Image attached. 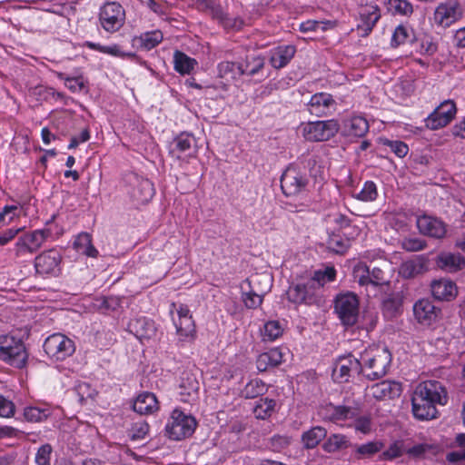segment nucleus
<instances>
[{"label": "nucleus", "mask_w": 465, "mask_h": 465, "mask_svg": "<svg viewBox=\"0 0 465 465\" xmlns=\"http://www.w3.org/2000/svg\"><path fill=\"white\" fill-rule=\"evenodd\" d=\"M383 447L380 441H370L356 447V454L358 459L370 458L379 452Z\"/></svg>", "instance_id": "obj_47"}, {"label": "nucleus", "mask_w": 465, "mask_h": 465, "mask_svg": "<svg viewBox=\"0 0 465 465\" xmlns=\"http://www.w3.org/2000/svg\"><path fill=\"white\" fill-rule=\"evenodd\" d=\"M296 49L293 45H282L275 48L271 54L270 64L275 69L286 66L294 56Z\"/></svg>", "instance_id": "obj_31"}, {"label": "nucleus", "mask_w": 465, "mask_h": 465, "mask_svg": "<svg viewBox=\"0 0 465 465\" xmlns=\"http://www.w3.org/2000/svg\"><path fill=\"white\" fill-rule=\"evenodd\" d=\"M130 331L139 339H150L155 335L156 329L152 321L139 318L129 323Z\"/></svg>", "instance_id": "obj_33"}, {"label": "nucleus", "mask_w": 465, "mask_h": 465, "mask_svg": "<svg viewBox=\"0 0 465 465\" xmlns=\"http://www.w3.org/2000/svg\"><path fill=\"white\" fill-rule=\"evenodd\" d=\"M370 393L377 400L394 399L401 394V384L393 381H382L371 386Z\"/></svg>", "instance_id": "obj_22"}, {"label": "nucleus", "mask_w": 465, "mask_h": 465, "mask_svg": "<svg viewBox=\"0 0 465 465\" xmlns=\"http://www.w3.org/2000/svg\"><path fill=\"white\" fill-rule=\"evenodd\" d=\"M50 411L48 409H41L38 407H26L24 410V416L27 421L41 422L48 418Z\"/></svg>", "instance_id": "obj_46"}, {"label": "nucleus", "mask_w": 465, "mask_h": 465, "mask_svg": "<svg viewBox=\"0 0 465 465\" xmlns=\"http://www.w3.org/2000/svg\"><path fill=\"white\" fill-rule=\"evenodd\" d=\"M403 451V442L397 440L391 443L389 448L381 453V459L383 460H391L401 457Z\"/></svg>", "instance_id": "obj_57"}, {"label": "nucleus", "mask_w": 465, "mask_h": 465, "mask_svg": "<svg viewBox=\"0 0 465 465\" xmlns=\"http://www.w3.org/2000/svg\"><path fill=\"white\" fill-rule=\"evenodd\" d=\"M362 25L366 29H372L381 17L380 9L376 5H367L360 12Z\"/></svg>", "instance_id": "obj_45"}, {"label": "nucleus", "mask_w": 465, "mask_h": 465, "mask_svg": "<svg viewBox=\"0 0 465 465\" xmlns=\"http://www.w3.org/2000/svg\"><path fill=\"white\" fill-rule=\"evenodd\" d=\"M99 19L104 29H120L125 20V11L119 3L109 2L101 8Z\"/></svg>", "instance_id": "obj_13"}, {"label": "nucleus", "mask_w": 465, "mask_h": 465, "mask_svg": "<svg viewBox=\"0 0 465 465\" xmlns=\"http://www.w3.org/2000/svg\"><path fill=\"white\" fill-rule=\"evenodd\" d=\"M329 247L337 253H342L348 248V243L341 238L333 236L329 240Z\"/></svg>", "instance_id": "obj_62"}, {"label": "nucleus", "mask_w": 465, "mask_h": 465, "mask_svg": "<svg viewBox=\"0 0 465 465\" xmlns=\"http://www.w3.org/2000/svg\"><path fill=\"white\" fill-rule=\"evenodd\" d=\"M381 143L383 145L389 147L391 151L400 158L406 156L409 152L408 145L402 141L381 139Z\"/></svg>", "instance_id": "obj_55"}, {"label": "nucleus", "mask_w": 465, "mask_h": 465, "mask_svg": "<svg viewBox=\"0 0 465 465\" xmlns=\"http://www.w3.org/2000/svg\"><path fill=\"white\" fill-rule=\"evenodd\" d=\"M378 196L377 186L372 181H367L361 192L357 194V199L363 202H372Z\"/></svg>", "instance_id": "obj_51"}, {"label": "nucleus", "mask_w": 465, "mask_h": 465, "mask_svg": "<svg viewBox=\"0 0 465 465\" xmlns=\"http://www.w3.org/2000/svg\"><path fill=\"white\" fill-rule=\"evenodd\" d=\"M129 183V193L134 201L138 203H148L154 194L153 183L146 178L141 177L136 173H130L126 177Z\"/></svg>", "instance_id": "obj_12"}, {"label": "nucleus", "mask_w": 465, "mask_h": 465, "mask_svg": "<svg viewBox=\"0 0 465 465\" xmlns=\"http://www.w3.org/2000/svg\"><path fill=\"white\" fill-rule=\"evenodd\" d=\"M163 38L162 31H146L139 37H134L132 45L134 47L149 51L159 45Z\"/></svg>", "instance_id": "obj_34"}, {"label": "nucleus", "mask_w": 465, "mask_h": 465, "mask_svg": "<svg viewBox=\"0 0 465 465\" xmlns=\"http://www.w3.org/2000/svg\"><path fill=\"white\" fill-rule=\"evenodd\" d=\"M307 105L312 114L322 117L334 110L335 101L330 94L317 93L311 97Z\"/></svg>", "instance_id": "obj_20"}, {"label": "nucleus", "mask_w": 465, "mask_h": 465, "mask_svg": "<svg viewBox=\"0 0 465 465\" xmlns=\"http://www.w3.org/2000/svg\"><path fill=\"white\" fill-rule=\"evenodd\" d=\"M49 230H35L30 233L24 234L19 237L15 243L16 254L19 255L24 252H36L46 239L50 236Z\"/></svg>", "instance_id": "obj_17"}, {"label": "nucleus", "mask_w": 465, "mask_h": 465, "mask_svg": "<svg viewBox=\"0 0 465 465\" xmlns=\"http://www.w3.org/2000/svg\"><path fill=\"white\" fill-rule=\"evenodd\" d=\"M361 370L360 359L351 354L341 356L334 364L332 378L337 382H346L354 374H361Z\"/></svg>", "instance_id": "obj_11"}, {"label": "nucleus", "mask_w": 465, "mask_h": 465, "mask_svg": "<svg viewBox=\"0 0 465 465\" xmlns=\"http://www.w3.org/2000/svg\"><path fill=\"white\" fill-rule=\"evenodd\" d=\"M287 298L295 304H311L314 301L313 281L292 284L287 291Z\"/></svg>", "instance_id": "obj_18"}, {"label": "nucleus", "mask_w": 465, "mask_h": 465, "mask_svg": "<svg viewBox=\"0 0 465 465\" xmlns=\"http://www.w3.org/2000/svg\"><path fill=\"white\" fill-rule=\"evenodd\" d=\"M368 131V121L362 116H351L343 123L342 132L348 137H363Z\"/></svg>", "instance_id": "obj_26"}, {"label": "nucleus", "mask_w": 465, "mask_h": 465, "mask_svg": "<svg viewBox=\"0 0 465 465\" xmlns=\"http://www.w3.org/2000/svg\"><path fill=\"white\" fill-rule=\"evenodd\" d=\"M334 312L344 326H353L359 317L358 296L351 292L338 294L334 300Z\"/></svg>", "instance_id": "obj_5"}, {"label": "nucleus", "mask_w": 465, "mask_h": 465, "mask_svg": "<svg viewBox=\"0 0 465 465\" xmlns=\"http://www.w3.org/2000/svg\"><path fill=\"white\" fill-rule=\"evenodd\" d=\"M133 410L142 415L151 414L158 410V401L153 393L143 392L134 400Z\"/></svg>", "instance_id": "obj_29"}, {"label": "nucleus", "mask_w": 465, "mask_h": 465, "mask_svg": "<svg viewBox=\"0 0 465 465\" xmlns=\"http://www.w3.org/2000/svg\"><path fill=\"white\" fill-rule=\"evenodd\" d=\"M283 331V328L279 321H269L264 324L263 340L274 341L279 338Z\"/></svg>", "instance_id": "obj_50"}, {"label": "nucleus", "mask_w": 465, "mask_h": 465, "mask_svg": "<svg viewBox=\"0 0 465 465\" xmlns=\"http://www.w3.org/2000/svg\"><path fill=\"white\" fill-rule=\"evenodd\" d=\"M45 353L55 361H64L71 356L75 350L74 342L62 333H54L44 342Z\"/></svg>", "instance_id": "obj_8"}, {"label": "nucleus", "mask_w": 465, "mask_h": 465, "mask_svg": "<svg viewBox=\"0 0 465 465\" xmlns=\"http://www.w3.org/2000/svg\"><path fill=\"white\" fill-rule=\"evenodd\" d=\"M325 417L331 421L338 422L351 420L356 417L357 409L344 406L329 404L325 407Z\"/></svg>", "instance_id": "obj_30"}, {"label": "nucleus", "mask_w": 465, "mask_h": 465, "mask_svg": "<svg viewBox=\"0 0 465 465\" xmlns=\"http://www.w3.org/2000/svg\"><path fill=\"white\" fill-rule=\"evenodd\" d=\"M400 244L407 252H419L427 246L424 240L417 237H405L401 241Z\"/></svg>", "instance_id": "obj_53"}, {"label": "nucleus", "mask_w": 465, "mask_h": 465, "mask_svg": "<svg viewBox=\"0 0 465 465\" xmlns=\"http://www.w3.org/2000/svg\"><path fill=\"white\" fill-rule=\"evenodd\" d=\"M353 278L360 285L364 286L371 284L380 286L389 283L386 273L379 267H373L370 270L363 262L357 263L353 268Z\"/></svg>", "instance_id": "obj_10"}, {"label": "nucleus", "mask_w": 465, "mask_h": 465, "mask_svg": "<svg viewBox=\"0 0 465 465\" xmlns=\"http://www.w3.org/2000/svg\"><path fill=\"white\" fill-rule=\"evenodd\" d=\"M242 300L248 309L258 308L263 301V296L260 295L253 291L242 292Z\"/></svg>", "instance_id": "obj_58"}, {"label": "nucleus", "mask_w": 465, "mask_h": 465, "mask_svg": "<svg viewBox=\"0 0 465 465\" xmlns=\"http://www.w3.org/2000/svg\"><path fill=\"white\" fill-rule=\"evenodd\" d=\"M74 249L88 257L96 258L98 251L92 243V236L87 232H81L78 234L74 242Z\"/></svg>", "instance_id": "obj_37"}, {"label": "nucleus", "mask_w": 465, "mask_h": 465, "mask_svg": "<svg viewBox=\"0 0 465 465\" xmlns=\"http://www.w3.org/2000/svg\"><path fill=\"white\" fill-rule=\"evenodd\" d=\"M276 401L269 398H261L253 407L255 418L266 420L270 418L275 411Z\"/></svg>", "instance_id": "obj_42"}, {"label": "nucleus", "mask_w": 465, "mask_h": 465, "mask_svg": "<svg viewBox=\"0 0 465 465\" xmlns=\"http://www.w3.org/2000/svg\"><path fill=\"white\" fill-rule=\"evenodd\" d=\"M327 436V430L322 426H315L302 434V442L307 450L314 449Z\"/></svg>", "instance_id": "obj_36"}, {"label": "nucleus", "mask_w": 465, "mask_h": 465, "mask_svg": "<svg viewBox=\"0 0 465 465\" xmlns=\"http://www.w3.org/2000/svg\"><path fill=\"white\" fill-rule=\"evenodd\" d=\"M178 319L173 318L180 341H188L194 339L195 324L190 314L187 305L179 304L176 308Z\"/></svg>", "instance_id": "obj_14"}, {"label": "nucleus", "mask_w": 465, "mask_h": 465, "mask_svg": "<svg viewBox=\"0 0 465 465\" xmlns=\"http://www.w3.org/2000/svg\"><path fill=\"white\" fill-rule=\"evenodd\" d=\"M87 47H89L90 49H93V50H96V51H99V52H102V53H104V54H111V55H114V56H129V57H134V54L133 53H123L120 51L119 49V46L116 45H109V46H104V45H101L100 44H96V43H93V42H85L84 44Z\"/></svg>", "instance_id": "obj_49"}, {"label": "nucleus", "mask_w": 465, "mask_h": 465, "mask_svg": "<svg viewBox=\"0 0 465 465\" xmlns=\"http://www.w3.org/2000/svg\"><path fill=\"white\" fill-rule=\"evenodd\" d=\"M62 256L55 249H51L36 256L35 267L37 273L42 275H57L60 272Z\"/></svg>", "instance_id": "obj_16"}, {"label": "nucleus", "mask_w": 465, "mask_h": 465, "mask_svg": "<svg viewBox=\"0 0 465 465\" xmlns=\"http://www.w3.org/2000/svg\"><path fill=\"white\" fill-rule=\"evenodd\" d=\"M437 266L448 272H456L465 267V258L459 253H440L436 260Z\"/></svg>", "instance_id": "obj_27"}, {"label": "nucleus", "mask_w": 465, "mask_h": 465, "mask_svg": "<svg viewBox=\"0 0 465 465\" xmlns=\"http://www.w3.org/2000/svg\"><path fill=\"white\" fill-rule=\"evenodd\" d=\"M326 25H329L331 27L336 26L335 22L331 24L330 21H307L306 23H302L300 25V29H326Z\"/></svg>", "instance_id": "obj_63"}, {"label": "nucleus", "mask_w": 465, "mask_h": 465, "mask_svg": "<svg viewBox=\"0 0 465 465\" xmlns=\"http://www.w3.org/2000/svg\"><path fill=\"white\" fill-rule=\"evenodd\" d=\"M195 146L194 137L187 133H182L174 138L171 144L170 153L176 158H181L183 153H187L191 155L194 152L193 147Z\"/></svg>", "instance_id": "obj_24"}, {"label": "nucleus", "mask_w": 465, "mask_h": 465, "mask_svg": "<svg viewBox=\"0 0 465 465\" xmlns=\"http://www.w3.org/2000/svg\"><path fill=\"white\" fill-rule=\"evenodd\" d=\"M28 353L20 338L2 336V361L14 368L22 369L26 365Z\"/></svg>", "instance_id": "obj_4"}, {"label": "nucleus", "mask_w": 465, "mask_h": 465, "mask_svg": "<svg viewBox=\"0 0 465 465\" xmlns=\"http://www.w3.org/2000/svg\"><path fill=\"white\" fill-rule=\"evenodd\" d=\"M238 67H240V63L236 64L233 62H221L218 64V73L221 77L223 78H235L238 75Z\"/></svg>", "instance_id": "obj_56"}, {"label": "nucleus", "mask_w": 465, "mask_h": 465, "mask_svg": "<svg viewBox=\"0 0 465 465\" xmlns=\"http://www.w3.org/2000/svg\"><path fill=\"white\" fill-rule=\"evenodd\" d=\"M353 420V427L357 431L367 434L371 431V420L370 416L363 415L358 416L352 419Z\"/></svg>", "instance_id": "obj_59"}, {"label": "nucleus", "mask_w": 465, "mask_h": 465, "mask_svg": "<svg viewBox=\"0 0 465 465\" xmlns=\"http://www.w3.org/2000/svg\"><path fill=\"white\" fill-rule=\"evenodd\" d=\"M462 16V8L455 1L439 5L434 12V22L438 26L449 27Z\"/></svg>", "instance_id": "obj_15"}, {"label": "nucleus", "mask_w": 465, "mask_h": 465, "mask_svg": "<svg viewBox=\"0 0 465 465\" xmlns=\"http://www.w3.org/2000/svg\"><path fill=\"white\" fill-rule=\"evenodd\" d=\"M339 129L340 124L334 119L310 122L302 125L303 137L312 142L328 141L338 133Z\"/></svg>", "instance_id": "obj_7"}, {"label": "nucleus", "mask_w": 465, "mask_h": 465, "mask_svg": "<svg viewBox=\"0 0 465 465\" xmlns=\"http://www.w3.org/2000/svg\"><path fill=\"white\" fill-rule=\"evenodd\" d=\"M173 63L175 71L181 74H189L197 64L195 59L189 57L180 51H175Z\"/></svg>", "instance_id": "obj_41"}, {"label": "nucleus", "mask_w": 465, "mask_h": 465, "mask_svg": "<svg viewBox=\"0 0 465 465\" xmlns=\"http://www.w3.org/2000/svg\"><path fill=\"white\" fill-rule=\"evenodd\" d=\"M22 213V208L18 205H5L2 209V223H10L15 218H18Z\"/></svg>", "instance_id": "obj_60"}, {"label": "nucleus", "mask_w": 465, "mask_h": 465, "mask_svg": "<svg viewBox=\"0 0 465 465\" xmlns=\"http://www.w3.org/2000/svg\"><path fill=\"white\" fill-rule=\"evenodd\" d=\"M416 40L414 31H393L391 46L397 47L407 43L412 44Z\"/></svg>", "instance_id": "obj_52"}, {"label": "nucleus", "mask_w": 465, "mask_h": 465, "mask_svg": "<svg viewBox=\"0 0 465 465\" xmlns=\"http://www.w3.org/2000/svg\"><path fill=\"white\" fill-rule=\"evenodd\" d=\"M196 425L194 417L175 409L165 425V434L170 440H182L193 435Z\"/></svg>", "instance_id": "obj_3"}, {"label": "nucleus", "mask_w": 465, "mask_h": 465, "mask_svg": "<svg viewBox=\"0 0 465 465\" xmlns=\"http://www.w3.org/2000/svg\"><path fill=\"white\" fill-rule=\"evenodd\" d=\"M24 228H25V226H23V225H20V226L15 225L12 228H8L5 231L2 232V245L5 244L6 242H8L12 239H14L15 236L19 232L23 231Z\"/></svg>", "instance_id": "obj_64"}, {"label": "nucleus", "mask_w": 465, "mask_h": 465, "mask_svg": "<svg viewBox=\"0 0 465 465\" xmlns=\"http://www.w3.org/2000/svg\"><path fill=\"white\" fill-rule=\"evenodd\" d=\"M401 307L402 295L401 292H394L390 294L383 300L382 302L383 313L389 318L395 317L397 314H399L401 311Z\"/></svg>", "instance_id": "obj_39"}, {"label": "nucleus", "mask_w": 465, "mask_h": 465, "mask_svg": "<svg viewBox=\"0 0 465 465\" xmlns=\"http://www.w3.org/2000/svg\"><path fill=\"white\" fill-rule=\"evenodd\" d=\"M309 179L297 166L291 164L281 176V188L287 196H297L307 191Z\"/></svg>", "instance_id": "obj_6"}, {"label": "nucleus", "mask_w": 465, "mask_h": 465, "mask_svg": "<svg viewBox=\"0 0 465 465\" xmlns=\"http://www.w3.org/2000/svg\"><path fill=\"white\" fill-rule=\"evenodd\" d=\"M385 6L392 15L409 16L413 13L412 5L407 0H386Z\"/></svg>", "instance_id": "obj_43"}, {"label": "nucleus", "mask_w": 465, "mask_h": 465, "mask_svg": "<svg viewBox=\"0 0 465 465\" xmlns=\"http://www.w3.org/2000/svg\"><path fill=\"white\" fill-rule=\"evenodd\" d=\"M456 104L451 100H446L437 106L425 119V125L430 130H438L451 122L456 114Z\"/></svg>", "instance_id": "obj_9"}, {"label": "nucleus", "mask_w": 465, "mask_h": 465, "mask_svg": "<svg viewBox=\"0 0 465 465\" xmlns=\"http://www.w3.org/2000/svg\"><path fill=\"white\" fill-rule=\"evenodd\" d=\"M336 271L333 267H327L323 271L319 270L314 272V275L309 281H313V288L315 285L323 286L326 282L334 281Z\"/></svg>", "instance_id": "obj_48"}, {"label": "nucleus", "mask_w": 465, "mask_h": 465, "mask_svg": "<svg viewBox=\"0 0 465 465\" xmlns=\"http://www.w3.org/2000/svg\"><path fill=\"white\" fill-rule=\"evenodd\" d=\"M430 289L433 297L439 301H451L458 294L455 282L449 279L433 281L430 284Z\"/></svg>", "instance_id": "obj_23"}, {"label": "nucleus", "mask_w": 465, "mask_h": 465, "mask_svg": "<svg viewBox=\"0 0 465 465\" xmlns=\"http://www.w3.org/2000/svg\"><path fill=\"white\" fill-rule=\"evenodd\" d=\"M439 312L433 303L426 299L419 300L413 305L415 319L425 326H430L436 322Z\"/></svg>", "instance_id": "obj_21"}, {"label": "nucleus", "mask_w": 465, "mask_h": 465, "mask_svg": "<svg viewBox=\"0 0 465 465\" xmlns=\"http://www.w3.org/2000/svg\"><path fill=\"white\" fill-rule=\"evenodd\" d=\"M361 374L370 381L382 378L391 361V352L385 347H370L360 355Z\"/></svg>", "instance_id": "obj_2"}, {"label": "nucleus", "mask_w": 465, "mask_h": 465, "mask_svg": "<svg viewBox=\"0 0 465 465\" xmlns=\"http://www.w3.org/2000/svg\"><path fill=\"white\" fill-rule=\"evenodd\" d=\"M427 270L426 260L422 256H418L415 259L406 261L401 263L399 269V273L406 279L414 278L415 276L423 273Z\"/></svg>", "instance_id": "obj_32"}, {"label": "nucleus", "mask_w": 465, "mask_h": 465, "mask_svg": "<svg viewBox=\"0 0 465 465\" xmlns=\"http://www.w3.org/2000/svg\"><path fill=\"white\" fill-rule=\"evenodd\" d=\"M283 353L278 347L261 353L256 360V367L260 372L274 368L282 362Z\"/></svg>", "instance_id": "obj_25"}, {"label": "nucleus", "mask_w": 465, "mask_h": 465, "mask_svg": "<svg viewBox=\"0 0 465 465\" xmlns=\"http://www.w3.org/2000/svg\"><path fill=\"white\" fill-rule=\"evenodd\" d=\"M448 394L445 387L438 381H426L420 383L412 395V412L419 420H430L436 417V404L445 405Z\"/></svg>", "instance_id": "obj_1"}, {"label": "nucleus", "mask_w": 465, "mask_h": 465, "mask_svg": "<svg viewBox=\"0 0 465 465\" xmlns=\"http://www.w3.org/2000/svg\"><path fill=\"white\" fill-rule=\"evenodd\" d=\"M53 447L49 443L43 444L37 449L35 461L36 465H52L51 455Z\"/></svg>", "instance_id": "obj_54"}, {"label": "nucleus", "mask_w": 465, "mask_h": 465, "mask_svg": "<svg viewBox=\"0 0 465 465\" xmlns=\"http://www.w3.org/2000/svg\"><path fill=\"white\" fill-rule=\"evenodd\" d=\"M268 391V385L261 379L251 380L242 390L241 395L245 399H254L262 396Z\"/></svg>", "instance_id": "obj_40"}, {"label": "nucleus", "mask_w": 465, "mask_h": 465, "mask_svg": "<svg viewBox=\"0 0 465 465\" xmlns=\"http://www.w3.org/2000/svg\"><path fill=\"white\" fill-rule=\"evenodd\" d=\"M439 447L429 443H420L408 449L406 453L414 459H424L429 456H434L438 453Z\"/></svg>", "instance_id": "obj_44"}, {"label": "nucleus", "mask_w": 465, "mask_h": 465, "mask_svg": "<svg viewBox=\"0 0 465 465\" xmlns=\"http://www.w3.org/2000/svg\"><path fill=\"white\" fill-rule=\"evenodd\" d=\"M149 431V425L146 422H136L134 424L130 438L134 440L144 439Z\"/></svg>", "instance_id": "obj_61"}, {"label": "nucleus", "mask_w": 465, "mask_h": 465, "mask_svg": "<svg viewBox=\"0 0 465 465\" xmlns=\"http://www.w3.org/2000/svg\"><path fill=\"white\" fill-rule=\"evenodd\" d=\"M199 388V382L193 374L189 372L182 374L179 385V393L183 397L182 401L185 402L193 401L197 396Z\"/></svg>", "instance_id": "obj_28"}, {"label": "nucleus", "mask_w": 465, "mask_h": 465, "mask_svg": "<svg viewBox=\"0 0 465 465\" xmlns=\"http://www.w3.org/2000/svg\"><path fill=\"white\" fill-rule=\"evenodd\" d=\"M265 64L264 57L261 55L251 54L247 55L242 63H240L238 67V75H250L257 74Z\"/></svg>", "instance_id": "obj_35"}, {"label": "nucleus", "mask_w": 465, "mask_h": 465, "mask_svg": "<svg viewBox=\"0 0 465 465\" xmlns=\"http://www.w3.org/2000/svg\"><path fill=\"white\" fill-rule=\"evenodd\" d=\"M351 445L348 438L340 433L330 435L322 444V450L328 453H334L349 448Z\"/></svg>", "instance_id": "obj_38"}, {"label": "nucleus", "mask_w": 465, "mask_h": 465, "mask_svg": "<svg viewBox=\"0 0 465 465\" xmlns=\"http://www.w3.org/2000/svg\"><path fill=\"white\" fill-rule=\"evenodd\" d=\"M419 232L426 236L440 239L446 234V226L444 223L438 218L421 215L416 221Z\"/></svg>", "instance_id": "obj_19"}]
</instances>
